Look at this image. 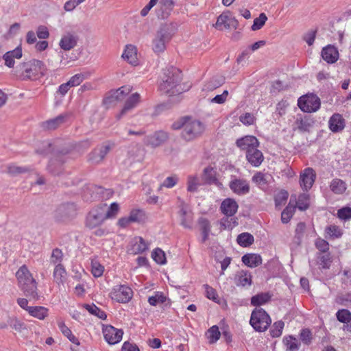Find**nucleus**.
<instances>
[{
    "label": "nucleus",
    "mask_w": 351,
    "mask_h": 351,
    "mask_svg": "<svg viewBox=\"0 0 351 351\" xmlns=\"http://www.w3.org/2000/svg\"><path fill=\"white\" fill-rule=\"evenodd\" d=\"M71 149L69 145L60 146L46 143L43 149L36 150L39 154L47 155L49 153L53 154L50 159L47 169L54 175H58L62 171V166L65 162L64 157L70 153Z\"/></svg>",
    "instance_id": "f257e3e1"
},
{
    "label": "nucleus",
    "mask_w": 351,
    "mask_h": 351,
    "mask_svg": "<svg viewBox=\"0 0 351 351\" xmlns=\"http://www.w3.org/2000/svg\"><path fill=\"white\" fill-rule=\"evenodd\" d=\"M174 130H182L181 136L186 141L200 136L204 131V125L200 121L186 116L180 117L171 125Z\"/></svg>",
    "instance_id": "f03ea898"
},
{
    "label": "nucleus",
    "mask_w": 351,
    "mask_h": 351,
    "mask_svg": "<svg viewBox=\"0 0 351 351\" xmlns=\"http://www.w3.org/2000/svg\"><path fill=\"white\" fill-rule=\"evenodd\" d=\"M181 80V73L178 69L171 67L165 70L159 84L160 91L169 96L182 93L184 88L180 84Z\"/></svg>",
    "instance_id": "7ed1b4c3"
},
{
    "label": "nucleus",
    "mask_w": 351,
    "mask_h": 351,
    "mask_svg": "<svg viewBox=\"0 0 351 351\" xmlns=\"http://www.w3.org/2000/svg\"><path fill=\"white\" fill-rule=\"evenodd\" d=\"M176 27L173 23H162L156 32L152 42V49L155 53H163L167 45L176 33Z\"/></svg>",
    "instance_id": "20e7f679"
},
{
    "label": "nucleus",
    "mask_w": 351,
    "mask_h": 351,
    "mask_svg": "<svg viewBox=\"0 0 351 351\" xmlns=\"http://www.w3.org/2000/svg\"><path fill=\"white\" fill-rule=\"evenodd\" d=\"M19 285L25 296L29 300H37V283L25 265H22L16 273Z\"/></svg>",
    "instance_id": "39448f33"
},
{
    "label": "nucleus",
    "mask_w": 351,
    "mask_h": 351,
    "mask_svg": "<svg viewBox=\"0 0 351 351\" xmlns=\"http://www.w3.org/2000/svg\"><path fill=\"white\" fill-rule=\"evenodd\" d=\"M46 71L47 68L45 64L36 59L29 60L16 66V71L21 73L23 79L36 77L38 74L45 75Z\"/></svg>",
    "instance_id": "423d86ee"
},
{
    "label": "nucleus",
    "mask_w": 351,
    "mask_h": 351,
    "mask_svg": "<svg viewBox=\"0 0 351 351\" xmlns=\"http://www.w3.org/2000/svg\"><path fill=\"white\" fill-rule=\"evenodd\" d=\"M271 323L269 315L263 308H256L252 311L250 324L256 331H265Z\"/></svg>",
    "instance_id": "0eeeda50"
},
{
    "label": "nucleus",
    "mask_w": 351,
    "mask_h": 351,
    "mask_svg": "<svg viewBox=\"0 0 351 351\" xmlns=\"http://www.w3.org/2000/svg\"><path fill=\"white\" fill-rule=\"evenodd\" d=\"M106 220L104 214V206L99 204L93 207L86 215L84 221L85 227L93 230L101 226Z\"/></svg>",
    "instance_id": "6e6552de"
},
{
    "label": "nucleus",
    "mask_w": 351,
    "mask_h": 351,
    "mask_svg": "<svg viewBox=\"0 0 351 351\" xmlns=\"http://www.w3.org/2000/svg\"><path fill=\"white\" fill-rule=\"evenodd\" d=\"M77 214V206L66 202L60 205L54 212V218L58 222H66L74 219Z\"/></svg>",
    "instance_id": "1a4fd4ad"
},
{
    "label": "nucleus",
    "mask_w": 351,
    "mask_h": 351,
    "mask_svg": "<svg viewBox=\"0 0 351 351\" xmlns=\"http://www.w3.org/2000/svg\"><path fill=\"white\" fill-rule=\"evenodd\" d=\"M320 99L315 95L303 96L299 98L298 105L302 111L312 112L320 108Z\"/></svg>",
    "instance_id": "9d476101"
},
{
    "label": "nucleus",
    "mask_w": 351,
    "mask_h": 351,
    "mask_svg": "<svg viewBox=\"0 0 351 351\" xmlns=\"http://www.w3.org/2000/svg\"><path fill=\"white\" fill-rule=\"evenodd\" d=\"M110 297L119 303H126L132 299V291L128 286L117 285L110 292Z\"/></svg>",
    "instance_id": "9b49d317"
},
{
    "label": "nucleus",
    "mask_w": 351,
    "mask_h": 351,
    "mask_svg": "<svg viewBox=\"0 0 351 351\" xmlns=\"http://www.w3.org/2000/svg\"><path fill=\"white\" fill-rule=\"evenodd\" d=\"M228 12H223L217 19L215 28L219 30L237 29L239 25L238 21L235 18L230 17Z\"/></svg>",
    "instance_id": "f8f14e48"
},
{
    "label": "nucleus",
    "mask_w": 351,
    "mask_h": 351,
    "mask_svg": "<svg viewBox=\"0 0 351 351\" xmlns=\"http://www.w3.org/2000/svg\"><path fill=\"white\" fill-rule=\"evenodd\" d=\"M103 334L105 340L110 345L119 343L123 337V332L121 329H117L108 325L103 328Z\"/></svg>",
    "instance_id": "ddd939ff"
},
{
    "label": "nucleus",
    "mask_w": 351,
    "mask_h": 351,
    "mask_svg": "<svg viewBox=\"0 0 351 351\" xmlns=\"http://www.w3.org/2000/svg\"><path fill=\"white\" fill-rule=\"evenodd\" d=\"M111 150V146L108 144H103L100 147L94 149L88 155V160L94 164H98L103 161L106 156Z\"/></svg>",
    "instance_id": "4468645a"
},
{
    "label": "nucleus",
    "mask_w": 351,
    "mask_h": 351,
    "mask_svg": "<svg viewBox=\"0 0 351 351\" xmlns=\"http://www.w3.org/2000/svg\"><path fill=\"white\" fill-rule=\"evenodd\" d=\"M316 178L315 171L311 168H306L300 174V184L304 191H308L313 186Z\"/></svg>",
    "instance_id": "2eb2a0df"
},
{
    "label": "nucleus",
    "mask_w": 351,
    "mask_h": 351,
    "mask_svg": "<svg viewBox=\"0 0 351 351\" xmlns=\"http://www.w3.org/2000/svg\"><path fill=\"white\" fill-rule=\"evenodd\" d=\"M175 6V0H160L156 14L158 19H166L170 15Z\"/></svg>",
    "instance_id": "dca6fc26"
},
{
    "label": "nucleus",
    "mask_w": 351,
    "mask_h": 351,
    "mask_svg": "<svg viewBox=\"0 0 351 351\" xmlns=\"http://www.w3.org/2000/svg\"><path fill=\"white\" fill-rule=\"evenodd\" d=\"M230 189L239 195H246L250 191V185L247 180L234 178L229 183Z\"/></svg>",
    "instance_id": "f3484780"
},
{
    "label": "nucleus",
    "mask_w": 351,
    "mask_h": 351,
    "mask_svg": "<svg viewBox=\"0 0 351 351\" xmlns=\"http://www.w3.org/2000/svg\"><path fill=\"white\" fill-rule=\"evenodd\" d=\"M168 138L169 135L167 132L158 131L146 138V143L152 147H157L166 142Z\"/></svg>",
    "instance_id": "a211bd4d"
},
{
    "label": "nucleus",
    "mask_w": 351,
    "mask_h": 351,
    "mask_svg": "<svg viewBox=\"0 0 351 351\" xmlns=\"http://www.w3.org/2000/svg\"><path fill=\"white\" fill-rule=\"evenodd\" d=\"M67 118L66 114H60L55 118L43 122L41 127L45 130H54L65 123Z\"/></svg>",
    "instance_id": "6ab92c4d"
},
{
    "label": "nucleus",
    "mask_w": 351,
    "mask_h": 351,
    "mask_svg": "<svg viewBox=\"0 0 351 351\" xmlns=\"http://www.w3.org/2000/svg\"><path fill=\"white\" fill-rule=\"evenodd\" d=\"M322 58L328 64L336 62L339 58V52L336 47L328 45L324 47L321 52Z\"/></svg>",
    "instance_id": "aec40b11"
},
{
    "label": "nucleus",
    "mask_w": 351,
    "mask_h": 351,
    "mask_svg": "<svg viewBox=\"0 0 351 351\" xmlns=\"http://www.w3.org/2000/svg\"><path fill=\"white\" fill-rule=\"evenodd\" d=\"M246 158L252 165L258 167L263 161L264 157L263 153L258 149V147H252L246 152Z\"/></svg>",
    "instance_id": "412c9836"
},
{
    "label": "nucleus",
    "mask_w": 351,
    "mask_h": 351,
    "mask_svg": "<svg viewBox=\"0 0 351 351\" xmlns=\"http://www.w3.org/2000/svg\"><path fill=\"white\" fill-rule=\"evenodd\" d=\"M238 204L231 198L225 199L221 204V210L226 217H232L237 212Z\"/></svg>",
    "instance_id": "4be33fe9"
},
{
    "label": "nucleus",
    "mask_w": 351,
    "mask_h": 351,
    "mask_svg": "<svg viewBox=\"0 0 351 351\" xmlns=\"http://www.w3.org/2000/svg\"><path fill=\"white\" fill-rule=\"evenodd\" d=\"M140 101V95L137 93L132 94L125 101L124 107L117 115V119L119 120L123 115H125L128 112L133 109L136 106V105Z\"/></svg>",
    "instance_id": "5701e85b"
},
{
    "label": "nucleus",
    "mask_w": 351,
    "mask_h": 351,
    "mask_svg": "<svg viewBox=\"0 0 351 351\" xmlns=\"http://www.w3.org/2000/svg\"><path fill=\"white\" fill-rule=\"evenodd\" d=\"M234 281L238 287L250 286L252 282L251 274L247 271L240 270L234 275Z\"/></svg>",
    "instance_id": "b1692460"
},
{
    "label": "nucleus",
    "mask_w": 351,
    "mask_h": 351,
    "mask_svg": "<svg viewBox=\"0 0 351 351\" xmlns=\"http://www.w3.org/2000/svg\"><path fill=\"white\" fill-rule=\"evenodd\" d=\"M132 91L130 86H123L116 90L112 91L110 95L107 97L109 102L123 100L125 97Z\"/></svg>",
    "instance_id": "393cba45"
},
{
    "label": "nucleus",
    "mask_w": 351,
    "mask_h": 351,
    "mask_svg": "<svg viewBox=\"0 0 351 351\" xmlns=\"http://www.w3.org/2000/svg\"><path fill=\"white\" fill-rule=\"evenodd\" d=\"M237 147L241 149L249 151L252 147H258L259 143L257 138L253 136H245L238 139L236 142Z\"/></svg>",
    "instance_id": "a878e982"
},
{
    "label": "nucleus",
    "mask_w": 351,
    "mask_h": 351,
    "mask_svg": "<svg viewBox=\"0 0 351 351\" xmlns=\"http://www.w3.org/2000/svg\"><path fill=\"white\" fill-rule=\"evenodd\" d=\"M23 52L20 47H17L16 49L12 51L6 52L3 59L5 60V64L10 68L14 67L15 59H20L22 57Z\"/></svg>",
    "instance_id": "bb28decb"
},
{
    "label": "nucleus",
    "mask_w": 351,
    "mask_h": 351,
    "mask_svg": "<svg viewBox=\"0 0 351 351\" xmlns=\"http://www.w3.org/2000/svg\"><path fill=\"white\" fill-rule=\"evenodd\" d=\"M77 43V36L68 33L62 36L60 41L59 45L63 50L69 51L76 46Z\"/></svg>",
    "instance_id": "cd10ccee"
},
{
    "label": "nucleus",
    "mask_w": 351,
    "mask_h": 351,
    "mask_svg": "<svg viewBox=\"0 0 351 351\" xmlns=\"http://www.w3.org/2000/svg\"><path fill=\"white\" fill-rule=\"evenodd\" d=\"M345 127V120L339 114H334L329 120V128L333 132H338Z\"/></svg>",
    "instance_id": "c85d7f7f"
},
{
    "label": "nucleus",
    "mask_w": 351,
    "mask_h": 351,
    "mask_svg": "<svg viewBox=\"0 0 351 351\" xmlns=\"http://www.w3.org/2000/svg\"><path fill=\"white\" fill-rule=\"evenodd\" d=\"M242 262L247 267H256L262 263V258L256 254H246L242 256Z\"/></svg>",
    "instance_id": "c756f323"
},
{
    "label": "nucleus",
    "mask_w": 351,
    "mask_h": 351,
    "mask_svg": "<svg viewBox=\"0 0 351 351\" xmlns=\"http://www.w3.org/2000/svg\"><path fill=\"white\" fill-rule=\"evenodd\" d=\"M122 57L124 60H127L131 64H137L136 58V49L133 45H127L125 49L122 54Z\"/></svg>",
    "instance_id": "7c9ffc66"
},
{
    "label": "nucleus",
    "mask_w": 351,
    "mask_h": 351,
    "mask_svg": "<svg viewBox=\"0 0 351 351\" xmlns=\"http://www.w3.org/2000/svg\"><path fill=\"white\" fill-rule=\"evenodd\" d=\"M217 172L211 167H206L203 171L202 180L208 184H217Z\"/></svg>",
    "instance_id": "2f4dec72"
},
{
    "label": "nucleus",
    "mask_w": 351,
    "mask_h": 351,
    "mask_svg": "<svg viewBox=\"0 0 351 351\" xmlns=\"http://www.w3.org/2000/svg\"><path fill=\"white\" fill-rule=\"evenodd\" d=\"M27 311L30 315L39 319H44L48 315V309L44 306H31Z\"/></svg>",
    "instance_id": "473e14b6"
},
{
    "label": "nucleus",
    "mask_w": 351,
    "mask_h": 351,
    "mask_svg": "<svg viewBox=\"0 0 351 351\" xmlns=\"http://www.w3.org/2000/svg\"><path fill=\"white\" fill-rule=\"evenodd\" d=\"M271 297L269 293H258L251 298V304L254 306L265 304L271 300Z\"/></svg>",
    "instance_id": "72a5a7b5"
},
{
    "label": "nucleus",
    "mask_w": 351,
    "mask_h": 351,
    "mask_svg": "<svg viewBox=\"0 0 351 351\" xmlns=\"http://www.w3.org/2000/svg\"><path fill=\"white\" fill-rule=\"evenodd\" d=\"M305 230L306 224L304 222H300L297 224L295 230V236L293 238V243L296 246H299L302 243Z\"/></svg>",
    "instance_id": "f704fd0d"
},
{
    "label": "nucleus",
    "mask_w": 351,
    "mask_h": 351,
    "mask_svg": "<svg viewBox=\"0 0 351 351\" xmlns=\"http://www.w3.org/2000/svg\"><path fill=\"white\" fill-rule=\"evenodd\" d=\"M66 276V271L63 265L58 264L53 271L54 281L58 284H62Z\"/></svg>",
    "instance_id": "c9c22d12"
},
{
    "label": "nucleus",
    "mask_w": 351,
    "mask_h": 351,
    "mask_svg": "<svg viewBox=\"0 0 351 351\" xmlns=\"http://www.w3.org/2000/svg\"><path fill=\"white\" fill-rule=\"evenodd\" d=\"M330 187L333 193L342 194L346 189V184L340 179H334L331 182Z\"/></svg>",
    "instance_id": "e433bc0d"
},
{
    "label": "nucleus",
    "mask_w": 351,
    "mask_h": 351,
    "mask_svg": "<svg viewBox=\"0 0 351 351\" xmlns=\"http://www.w3.org/2000/svg\"><path fill=\"white\" fill-rule=\"evenodd\" d=\"M237 243L242 247H248L254 243V237L248 233L243 232L237 237Z\"/></svg>",
    "instance_id": "4c0bfd02"
},
{
    "label": "nucleus",
    "mask_w": 351,
    "mask_h": 351,
    "mask_svg": "<svg viewBox=\"0 0 351 351\" xmlns=\"http://www.w3.org/2000/svg\"><path fill=\"white\" fill-rule=\"evenodd\" d=\"M84 308L92 315H94L101 319H106V314L104 311L99 308L94 304H84Z\"/></svg>",
    "instance_id": "58836bf2"
},
{
    "label": "nucleus",
    "mask_w": 351,
    "mask_h": 351,
    "mask_svg": "<svg viewBox=\"0 0 351 351\" xmlns=\"http://www.w3.org/2000/svg\"><path fill=\"white\" fill-rule=\"evenodd\" d=\"M148 249V245L142 237H138V241L133 245L132 250L134 254L143 253Z\"/></svg>",
    "instance_id": "ea45409f"
},
{
    "label": "nucleus",
    "mask_w": 351,
    "mask_h": 351,
    "mask_svg": "<svg viewBox=\"0 0 351 351\" xmlns=\"http://www.w3.org/2000/svg\"><path fill=\"white\" fill-rule=\"evenodd\" d=\"M152 257L160 265H164L167 262L165 254L160 248H156L152 253Z\"/></svg>",
    "instance_id": "a19ab883"
},
{
    "label": "nucleus",
    "mask_w": 351,
    "mask_h": 351,
    "mask_svg": "<svg viewBox=\"0 0 351 351\" xmlns=\"http://www.w3.org/2000/svg\"><path fill=\"white\" fill-rule=\"evenodd\" d=\"M102 206H104V214L106 219L114 217L119 209V206L117 202L112 203L108 210H106V204H102Z\"/></svg>",
    "instance_id": "79ce46f5"
},
{
    "label": "nucleus",
    "mask_w": 351,
    "mask_h": 351,
    "mask_svg": "<svg viewBox=\"0 0 351 351\" xmlns=\"http://www.w3.org/2000/svg\"><path fill=\"white\" fill-rule=\"evenodd\" d=\"M295 210V206L289 204L282 212L281 221L283 223H288Z\"/></svg>",
    "instance_id": "37998d69"
},
{
    "label": "nucleus",
    "mask_w": 351,
    "mask_h": 351,
    "mask_svg": "<svg viewBox=\"0 0 351 351\" xmlns=\"http://www.w3.org/2000/svg\"><path fill=\"white\" fill-rule=\"evenodd\" d=\"M88 74L82 73L75 74L70 78L68 82L70 84L71 87L77 86L86 80L88 77Z\"/></svg>",
    "instance_id": "c03bdc74"
},
{
    "label": "nucleus",
    "mask_w": 351,
    "mask_h": 351,
    "mask_svg": "<svg viewBox=\"0 0 351 351\" xmlns=\"http://www.w3.org/2000/svg\"><path fill=\"white\" fill-rule=\"evenodd\" d=\"M336 316L337 320L341 323H349L351 321V313L347 309L339 310Z\"/></svg>",
    "instance_id": "a18cd8bd"
},
{
    "label": "nucleus",
    "mask_w": 351,
    "mask_h": 351,
    "mask_svg": "<svg viewBox=\"0 0 351 351\" xmlns=\"http://www.w3.org/2000/svg\"><path fill=\"white\" fill-rule=\"evenodd\" d=\"M326 232L328 234L329 238H339L342 235L341 230L335 225H330L326 228Z\"/></svg>",
    "instance_id": "49530a36"
},
{
    "label": "nucleus",
    "mask_w": 351,
    "mask_h": 351,
    "mask_svg": "<svg viewBox=\"0 0 351 351\" xmlns=\"http://www.w3.org/2000/svg\"><path fill=\"white\" fill-rule=\"evenodd\" d=\"M285 326V324L282 321L276 322L271 326L270 330L271 335L273 337H278L282 335V329Z\"/></svg>",
    "instance_id": "de8ad7c7"
},
{
    "label": "nucleus",
    "mask_w": 351,
    "mask_h": 351,
    "mask_svg": "<svg viewBox=\"0 0 351 351\" xmlns=\"http://www.w3.org/2000/svg\"><path fill=\"white\" fill-rule=\"evenodd\" d=\"M297 205L298 208L300 210H306L308 206V195L306 193L300 194L298 197V201H297Z\"/></svg>",
    "instance_id": "09e8293b"
},
{
    "label": "nucleus",
    "mask_w": 351,
    "mask_h": 351,
    "mask_svg": "<svg viewBox=\"0 0 351 351\" xmlns=\"http://www.w3.org/2000/svg\"><path fill=\"white\" fill-rule=\"evenodd\" d=\"M283 341L289 351H297L299 349V343L292 336L285 338Z\"/></svg>",
    "instance_id": "8fccbe9b"
},
{
    "label": "nucleus",
    "mask_w": 351,
    "mask_h": 351,
    "mask_svg": "<svg viewBox=\"0 0 351 351\" xmlns=\"http://www.w3.org/2000/svg\"><path fill=\"white\" fill-rule=\"evenodd\" d=\"M267 20V17L265 13L260 14L259 16L254 20L252 29L253 31L260 29L265 25Z\"/></svg>",
    "instance_id": "3c124183"
},
{
    "label": "nucleus",
    "mask_w": 351,
    "mask_h": 351,
    "mask_svg": "<svg viewBox=\"0 0 351 351\" xmlns=\"http://www.w3.org/2000/svg\"><path fill=\"white\" fill-rule=\"evenodd\" d=\"M129 217L132 222L140 223L144 220L145 214L141 210H132L130 213Z\"/></svg>",
    "instance_id": "603ef678"
},
{
    "label": "nucleus",
    "mask_w": 351,
    "mask_h": 351,
    "mask_svg": "<svg viewBox=\"0 0 351 351\" xmlns=\"http://www.w3.org/2000/svg\"><path fill=\"white\" fill-rule=\"evenodd\" d=\"M288 197H289V193L287 191H286L285 190L280 191L275 196L276 206L278 207L282 204H285L288 199Z\"/></svg>",
    "instance_id": "864d4df0"
},
{
    "label": "nucleus",
    "mask_w": 351,
    "mask_h": 351,
    "mask_svg": "<svg viewBox=\"0 0 351 351\" xmlns=\"http://www.w3.org/2000/svg\"><path fill=\"white\" fill-rule=\"evenodd\" d=\"M336 300L339 304L348 306L351 304V293L339 294Z\"/></svg>",
    "instance_id": "5fc2aeb1"
},
{
    "label": "nucleus",
    "mask_w": 351,
    "mask_h": 351,
    "mask_svg": "<svg viewBox=\"0 0 351 351\" xmlns=\"http://www.w3.org/2000/svg\"><path fill=\"white\" fill-rule=\"evenodd\" d=\"M91 271L95 277H100L102 276L104 267L97 261H92L91 263Z\"/></svg>",
    "instance_id": "6e6d98bb"
},
{
    "label": "nucleus",
    "mask_w": 351,
    "mask_h": 351,
    "mask_svg": "<svg viewBox=\"0 0 351 351\" xmlns=\"http://www.w3.org/2000/svg\"><path fill=\"white\" fill-rule=\"evenodd\" d=\"M187 190L190 192H195L199 185L198 178L196 176H189L187 182Z\"/></svg>",
    "instance_id": "4d7b16f0"
},
{
    "label": "nucleus",
    "mask_w": 351,
    "mask_h": 351,
    "mask_svg": "<svg viewBox=\"0 0 351 351\" xmlns=\"http://www.w3.org/2000/svg\"><path fill=\"white\" fill-rule=\"evenodd\" d=\"M165 301L166 298L158 292L155 295L150 296L148 298V302L152 306H156L158 303H164Z\"/></svg>",
    "instance_id": "13d9d810"
},
{
    "label": "nucleus",
    "mask_w": 351,
    "mask_h": 351,
    "mask_svg": "<svg viewBox=\"0 0 351 351\" xmlns=\"http://www.w3.org/2000/svg\"><path fill=\"white\" fill-rule=\"evenodd\" d=\"M210 343L217 341L220 337V332L217 326H213L208 331Z\"/></svg>",
    "instance_id": "bf43d9fd"
},
{
    "label": "nucleus",
    "mask_w": 351,
    "mask_h": 351,
    "mask_svg": "<svg viewBox=\"0 0 351 351\" xmlns=\"http://www.w3.org/2000/svg\"><path fill=\"white\" fill-rule=\"evenodd\" d=\"M319 265L322 268L327 269H329L330 264L332 263L331 257L329 254H323L319 256Z\"/></svg>",
    "instance_id": "052dcab7"
},
{
    "label": "nucleus",
    "mask_w": 351,
    "mask_h": 351,
    "mask_svg": "<svg viewBox=\"0 0 351 351\" xmlns=\"http://www.w3.org/2000/svg\"><path fill=\"white\" fill-rule=\"evenodd\" d=\"M178 181V178L176 175L167 177L163 183L160 184L159 189H160L163 186L167 188H172L177 184Z\"/></svg>",
    "instance_id": "680f3d73"
},
{
    "label": "nucleus",
    "mask_w": 351,
    "mask_h": 351,
    "mask_svg": "<svg viewBox=\"0 0 351 351\" xmlns=\"http://www.w3.org/2000/svg\"><path fill=\"white\" fill-rule=\"evenodd\" d=\"M239 120L243 124L245 125H250L254 124L255 117L252 114L246 112L239 117Z\"/></svg>",
    "instance_id": "e2e57ef3"
},
{
    "label": "nucleus",
    "mask_w": 351,
    "mask_h": 351,
    "mask_svg": "<svg viewBox=\"0 0 351 351\" xmlns=\"http://www.w3.org/2000/svg\"><path fill=\"white\" fill-rule=\"evenodd\" d=\"M180 214L181 217V225L184 227L185 228L191 229L192 228L191 226V220L187 219L186 217V210L184 208H182L180 210Z\"/></svg>",
    "instance_id": "0e129e2a"
},
{
    "label": "nucleus",
    "mask_w": 351,
    "mask_h": 351,
    "mask_svg": "<svg viewBox=\"0 0 351 351\" xmlns=\"http://www.w3.org/2000/svg\"><path fill=\"white\" fill-rule=\"evenodd\" d=\"M300 339L305 343L308 345L311 342L312 333L308 328L302 329L300 332Z\"/></svg>",
    "instance_id": "69168bd1"
},
{
    "label": "nucleus",
    "mask_w": 351,
    "mask_h": 351,
    "mask_svg": "<svg viewBox=\"0 0 351 351\" xmlns=\"http://www.w3.org/2000/svg\"><path fill=\"white\" fill-rule=\"evenodd\" d=\"M337 216L339 219L347 220L351 218V208L344 207L339 209L337 212Z\"/></svg>",
    "instance_id": "338daca9"
},
{
    "label": "nucleus",
    "mask_w": 351,
    "mask_h": 351,
    "mask_svg": "<svg viewBox=\"0 0 351 351\" xmlns=\"http://www.w3.org/2000/svg\"><path fill=\"white\" fill-rule=\"evenodd\" d=\"M36 36L40 39H47L49 37L48 28L45 25H40L36 29Z\"/></svg>",
    "instance_id": "774afa93"
}]
</instances>
